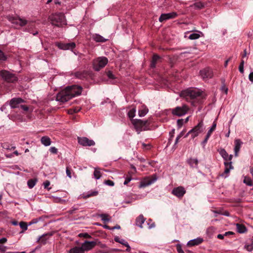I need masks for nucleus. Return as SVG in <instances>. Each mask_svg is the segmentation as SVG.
Returning a JSON list of instances; mask_svg holds the SVG:
<instances>
[{
	"label": "nucleus",
	"mask_w": 253,
	"mask_h": 253,
	"mask_svg": "<svg viewBox=\"0 0 253 253\" xmlns=\"http://www.w3.org/2000/svg\"><path fill=\"white\" fill-rule=\"evenodd\" d=\"M148 112V109L145 105H142L139 109L138 110V115L140 117H144L145 116Z\"/></svg>",
	"instance_id": "nucleus-21"
},
{
	"label": "nucleus",
	"mask_w": 253,
	"mask_h": 253,
	"mask_svg": "<svg viewBox=\"0 0 253 253\" xmlns=\"http://www.w3.org/2000/svg\"><path fill=\"white\" fill-rule=\"evenodd\" d=\"M121 228V227L120 225H117L116 226H114V227H113L111 228V230H113L114 229H120Z\"/></svg>",
	"instance_id": "nucleus-64"
},
{
	"label": "nucleus",
	"mask_w": 253,
	"mask_h": 253,
	"mask_svg": "<svg viewBox=\"0 0 253 253\" xmlns=\"http://www.w3.org/2000/svg\"><path fill=\"white\" fill-rule=\"evenodd\" d=\"M97 194H98V192L97 191L90 192H89V193L87 195L84 196V198H88V197H91V196H94L97 195Z\"/></svg>",
	"instance_id": "nucleus-41"
},
{
	"label": "nucleus",
	"mask_w": 253,
	"mask_h": 253,
	"mask_svg": "<svg viewBox=\"0 0 253 253\" xmlns=\"http://www.w3.org/2000/svg\"><path fill=\"white\" fill-rule=\"evenodd\" d=\"M51 23L57 27H61L66 25L65 17L63 13H58L51 15L49 17Z\"/></svg>",
	"instance_id": "nucleus-2"
},
{
	"label": "nucleus",
	"mask_w": 253,
	"mask_h": 253,
	"mask_svg": "<svg viewBox=\"0 0 253 253\" xmlns=\"http://www.w3.org/2000/svg\"><path fill=\"white\" fill-rule=\"evenodd\" d=\"M200 75L204 80H206L212 77L213 72L211 69L206 68L200 71Z\"/></svg>",
	"instance_id": "nucleus-14"
},
{
	"label": "nucleus",
	"mask_w": 253,
	"mask_h": 253,
	"mask_svg": "<svg viewBox=\"0 0 253 253\" xmlns=\"http://www.w3.org/2000/svg\"><path fill=\"white\" fill-rule=\"evenodd\" d=\"M203 242V239L202 238L198 237L197 238L191 240L187 243L188 246H194L201 244Z\"/></svg>",
	"instance_id": "nucleus-19"
},
{
	"label": "nucleus",
	"mask_w": 253,
	"mask_h": 253,
	"mask_svg": "<svg viewBox=\"0 0 253 253\" xmlns=\"http://www.w3.org/2000/svg\"><path fill=\"white\" fill-rule=\"evenodd\" d=\"M136 112V109L135 108H132L128 112V116L130 118H133L135 116Z\"/></svg>",
	"instance_id": "nucleus-37"
},
{
	"label": "nucleus",
	"mask_w": 253,
	"mask_h": 253,
	"mask_svg": "<svg viewBox=\"0 0 253 253\" xmlns=\"http://www.w3.org/2000/svg\"><path fill=\"white\" fill-rule=\"evenodd\" d=\"M101 220L104 222H108L110 221V218L108 217V215L106 214H101L99 215Z\"/></svg>",
	"instance_id": "nucleus-36"
},
{
	"label": "nucleus",
	"mask_w": 253,
	"mask_h": 253,
	"mask_svg": "<svg viewBox=\"0 0 253 253\" xmlns=\"http://www.w3.org/2000/svg\"><path fill=\"white\" fill-rule=\"evenodd\" d=\"M249 79L252 83L253 82V72L249 74Z\"/></svg>",
	"instance_id": "nucleus-58"
},
{
	"label": "nucleus",
	"mask_w": 253,
	"mask_h": 253,
	"mask_svg": "<svg viewBox=\"0 0 253 253\" xmlns=\"http://www.w3.org/2000/svg\"><path fill=\"white\" fill-rule=\"evenodd\" d=\"M101 175L100 171L98 170L97 169H95L94 171V176L96 179H98L100 178Z\"/></svg>",
	"instance_id": "nucleus-39"
},
{
	"label": "nucleus",
	"mask_w": 253,
	"mask_h": 253,
	"mask_svg": "<svg viewBox=\"0 0 253 253\" xmlns=\"http://www.w3.org/2000/svg\"><path fill=\"white\" fill-rule=\"evenodd\" d=\"M131 179L132 178L130 177H126L124 182V184L125 185L127 184L131 180Z\"/></svg>",
	"instance_id": "nucleus-53"
},
{
	"label": "nucleus",
	"mask_w": 253,
	"mask_h": 253,
	"mask_svg": "<svg viewBox=\"0 0 253 253\" xmlns=\"http://www.w3.org/2000/svg\"><path fill=\"white\" fill-rule=\"evenodd\" d=\"M244 66H242L241 65H239V71L241 73H244Z\"/></svg>",
	"instance_id": "nucleus-61"
},
{
	"label": "nucleus",
	"mask_w": 253,
	"mask_h": 253,
	"mask_svg": "<svg viewBox=\"0 0 253 253\" xmlns=\"http://www.w3.org/2000/svg\"><path fill=\"white\" fill-rule=\"evenodd\" d=\"M0 75L5 81L9 83H14L17 81V78L14 74L7 71H1Z\"/></svg>",
	"instance_id": "nucleus-9"
},
{
	"label": "nucleus",
	"mask_w": 253,
	"mask_h": 253,
	"mask_svg": "<svg viewBox=\"0 0 253 253\" xmlns=\"http://www.w3.org/2000/svg\"><path fill=\"white\" fill-rule=\"evenodd\" d=\"M78 143L83 146H91L95 145V142L85 137H78Z\"/></svg>",
	"instance_id": "nucleus-11"
},
{
	"label": "nucleus",
	"mask_w": 253,
	"mask_h": 253,
	"mask_svg": "<svg viewBox=\"0 0 253 253\" xmlns=\"http://www.w3.org/2000/svg\"><path fill=\"white\" fill-rule=\"evenodd\" d=\"M75 76L79 79H82L84 77V73L81 71L75 73Z\"/></svg>",
	"instance_id": "nucleus-40"
},
{
	"label": "nucleus",
	"mask_w": 253,
	"mask_h": 253,
	"mask_svg": "<svg viewBox=\"0 0 253 253\" xmlns=\"http://www.w3.org/2000/svg\"><path fill=\"white\" fill-rule=\"evenodd\" d=\"M6 250V247L3 246H0V252H4Z\"/></svg>",
	"instance_id": "nucleus-59"
},
{
	"label": "nucleus",
	"mask_w": 253,
	"mask_h": 253,
	"mask_svg": "<svg viewBox=\"0 0 253 253\" xmlns=\"http://www.w3.org/2000/svg\"><path fill=\"white\" fill-rule=\"evenodd\" d=\"M66 174H67V175L70 178H71L72 177V176H71V171L69 170V169H68V168H66Z\"/></svg>",
	"instance_id": "nucleus-54"
},
{
	"label": "nucleus",
	"mask_w": 253,
	"mask_h": 253,
	"mask_svg": "<svg viewBox=\"0 0 253 253\" xmlns=\"http://www.w3.org/2000/svg\"><path fill=\"white\" fill-rule=\"evenodd\" d=\"M245 249L249 252H251L253 250V245L251 244L246 245L245 246Z\"/></svg>",
	"instance_id": "nucleus-45"
},
{
	"label": "nucleus",
	"mask_w": 253,
	"mask_h": 253,
	"mask_svg": "<svg viewBox=\"0 0 253 253\" xmlns=\"http://www.w3.org/2000/svg\"><path fill=\"white\" fill-rule=\"evenodd\" d=\"M201 93L202 92L197 88H189L182 91L180 96L185 98L187 101H190L200 97Z\"/></svg>",
	"instance_id": "nucleus-1"
},
{
	"label": "nucleus",
	"mask_w": 253,
	"mask_h": 253,
	"mask_svg": "<svg viewBox=\"0 0 253 253\" xmlns=\"http://www.w3.org/2000/svg\"><path fill=\"white\" fill-rule=\"evenodd\" d=\"M157 180L156 178H152L151 177H146L143 180H142L139 185V188H143L147 187L154 182H155Z\"/></svg>",
	"instance_id": "nucleus-16"
},
{
	"label": "nucleus",
	"mask_w": 253,
	"mask_h": 253,
	"mask_svg": "<svg viewBox=\"0 0 253 253\" xmlns=\"http://www.w3.org/2000/svg\"><path fill=\"white\" fill-rule=\"evenodd\" d=\"M204 129V127L203 122L201 121L196 126H195L193 129H191L187 133L185 137H187L189 134H191L192 137L194 138L202 132Z\"/></svg>",
	"instance_id": "nucleus-5"
},
{
	"label": "nucleus",
	"mask_w": 253,
	"mask_h": 253,
	"mask_svg": "<svg viewBox=\"0 0 253 253\" xmlns=\"http://www.w3.org/2000/svg\"><path fill=\"white\" fill-rule=\"evenodd\" d=\"M19 224L20 228L23 229V231H25L27 230L28 225L26 222L21 221L19 223Z\"/></svg>",
	"instance_id": "nucleus-38"
},
{
	"label": "nucleus",
	"mask_w": 253,
	"mask_h": 253,
	"mask_svg": "<svg viewBox=\"0 0 253 253\" xmlns=\"http://www.w3.org/2000/svg\"><path fill=\"white\" fill-rule=\"evenodd\" d=\"M24 102V100L20 98H14L10 101V106L12 108H19L21 103Z\"/></svg>",
	"instance_id": "nucleus-18"
},
{
	"label": "nucleus",
	"mask_w": 253,
	"mask_h": 253,
	"mask_svg": "<svg viewBox=\"0 0 253 253\" xmlns=\"http://www.w3.org/2000/svg\"><path fill=\"white\" fill-rule=\"evenodd\" d=\"M96 245V242L95 241H85L82 243L81 247L84 252L93 249Z\"/></svg>",
	"instance_id": "nucleus-13"
},
{
	"label": "nucleus",
	"mask_w": 253,
	"mask_h": 253,
	"mask_svg": "<svg viewBox=\"0 0 253 253\" xmlns=\"http://www.w3.org/2000/svg\"><path fill=\"white\" fill-rule=\"evenodd\" d=\"M68 253H84V252L81 247H75L71 249Z\"/></svg>",
	"instance_id": "nucleus-25"
},
{
	"label": "nucleus",
	"mask_w": 253,
	"mask_h": 253,
	"mask_svg": "<svg viewBox=\"0 0 253 253\" xmlns=\"http://www.w3.org/2000/svg\"><path fill=\"white\" fill-rule=\"evenodd\" d=\"M132 123L134 126L135 129L138 133H139L140 131L148 129L149 126L148 121H144L140 119L132 120Z\"/></svg>",
	"instance_id": "nucleus-3"
},
{
	"label": "nucleus",
	"mask_w": 253,
	"mask_h": 253,
	"mask_svg": "<svg viewBox=\"0 0 253 253\" xmlns=\"http://www.w3.org/2000/svg\"><path fill=\"white\" fill-rule=\"evenodd\" d=\"M92 38L96 42H105L106 41V39L98 34L93 35Z\"/></svg>",
	"instance_id": "nucleus-26"
},
{
	"label": "nucleus",
	"mask_w": 253,
	"mask_h": 253,
	"mask_svg": "<svg viewBox=\"0 0 253 253\" xmlns=\"http://www.w3.org/2000/svg\"><path fill=\"white\" fill-rule=\"evenodd\" d=\"M115 241L117 242L120 243V244H121L123 245H124L125 244V242H126L124 239L120 240V239L118 237L115 238Z\"/></svg>",
	"instance_id": "nucleus-44"
},
{
	"label": "nucleus",
	"mask_w": 253,
	"mask_h": 253,
	"mask_svg": "<svg viewBox=\"0 0 253 253\" xmlns=\"http://www.w3.org/2000/svg\"><path fill=\"white\" fill-rule=\"evenodd\" d=\"M79 236L80 237H84V238H91L90 235H89L88 233H80L79 235Z\"/></svg>",
	"instance_id": "nucleus-43"
},
{
	"label": "nucleus",
	"mask_w": 253,
	"mask_h": 253,
	"mask_svg": "<svg viewBox=\"0 0 253 253\" xmlns=\"http://www.w3.org/2000/svg\"><path fill=\"white\" fill-rule=\"evenodd\" d=\"M216 124L215 123V122H213L211 127V128L209 129V130L208 131L207 134V136H208V137H210L211 133L213 131H214L216 128Z\"/></svg>",
	"instance_id": "nucleus-32"
},
{
	"label": "nucleus",
	"mask_w": 253,
	"mask_h": 253,
	"mask_svg": "<svg viewBox=\"0 0 253 253\" xmlns=\"http://www.w3.org/2000/svg\"><path fill=\"white\" fill-rule=\"evenodd\" d=\"M57 46L61 49L69 50L74 48L76 46V44L73 42L69 43H58Z\"/></svg>",
	"instance_id": "nucleus-17"
},
{
	"label": "nucleus",
	"mask_w": 253,
	"mask_h": 253,
	"mask_svg": "<svg viewBox=\"0 0 253 253\" xmlns=\"http://www.w3.org/2000/svg\"><path fill=\"white\" fill-rule=\"evenodd\" d=\"M108 62L105 57H99L93 60V66L95 71H98L105 66Z\"/></svg>",
	"instance_id": "nucleus-4"
},
{
	"label": "nucleus",
	"mask_w": 253,
	"mask_h": 253,
	"mask_svg": "<svg viewBox=\"0 0 253 253\" xmlns=\"http://www.w3.org/2000/svg\"><path fill=\"white\" fill-rule=\"evenodd\" d=\"M7 18L9 21H10L12 23L15 24L16 25H19L21 26H24L27 24H29L28 26H33V23H31L25 19H23L20 18H17L10 16H8Z\"/></svg>",
	"instance_id": "nucleus-6"
},
{
	"label": "nucleus",
	"mask_w": 253,
	"mask_h": 253,
	"mask_svg": "<svg viewBox=\"0 0 253 253\" xmlns=\"http://www.w3.org/2000/svg\"><path fill=\"white\" fill-rule=\"evenodd\" d=\"M182 136V133L181 132L177 136L175 141V144H176L178 143L179 138H181Z\"/></svg>",
	"instance_id": "nucleus-56"
},
{
	"label": "nucleus",
	"mask_w": 253,
	"mask_h": 253,
	"mask_svg": "<svg viewBox=\"0 0 253 253\" xmlns=\"http://www.w3.org/2000/svg\"><path fill=\"white\" fill-rule=\"evenodd\" d=\"M49 151L53 154H56L57 153V149L55 147H51L49 149Z\"/></svg>",
	"instance_id": "nucleus-50"
},
{
	"label": "nucleus",
	"mask_w": 253,
	"mask_h": 253,
	"mask_svg": "<svg viewBox=\"0 0 253 253\" xmlns=\"http://www.w3.org/2000/svg\"><path fill=\"white\" fill-rule=\"evenodd\" d=\"M6 59V56L4 55L3 52L0 50V60L4 61Z\"/></svg>",
	"instance_id": "nucleus-48"
},
{
	"label": "nucleus",
	"mask_w": 253,
	"mask_h": 253,
	"mask_svg": "<svg viewBox=\"0 0 253 253\" xmlns=\"http://www.w3.org/2000/svg\"><path fill=\"white\" fill-rule=\"evenodd\" d=\"M66 88L59 92L56 96V100L61 102H65L72 98V95L68 93Z\"/></svg>",
	"instance_id": "nucleus-7"
},
{
	"label": "nucleus",
	"mask_w": 253,
	"mask_h": 253,
	"mask_svg": "<svg viewBox=\"0 0 253 253\" xmlns=\"http://www.w3.org/2000/svg\"><path fill=\"white\" fill-rule=\"evenodd\" d=\"M224 165L225 166V169L224 170V173L227 174L229 172L230 170L233 169V167L231 165V162L228 163L225 162Z\"/></svg>",
	"instance_id": "nucleus-29"
},
{
	"label": "nucleus",
	"mask_w": 253,
	"mask_h": 253,
	"mask_svg": "<svg viewBox=\"0 0 253 253\" xmlns=\"http://www.w3.org/2000/svg\"><path fill=\"white\" fill-rule=\"evenodd\" d=\"M145 219L143 216L141 214L136 219L135 224L140 228H142V224L144 222Z\"/></svg>",
	"instance_id": "nucleus-22"
},
{
	"label": "nucleus",
	"mask_w": 253,
	"mask_h": 253,
	"mask_svg": "<svg viewBox=\"0 0 253 253\" xmlns=\"http://www.w3.org/2000/svg\"><path fill=\"white\" fill-rule=\"evenodd\" d=\"M188 110V108L186 105H183L182 106H178L172 110V113L173 115L181 116L185 115Z\"/></svg>",
	"instance_id": "nucleus-10"
},
{
	"label": "nucleus",
	"mask_w": 253,
	"mask_h": 253,
	"mask_svg": "<svg viewBox=\"0 0 253 253\" xmlns=\"http://www.w3.org/2000/svg\"><path fill=\"white\" fill-rule=\"evenodd\" d=\"M219 153L221 156L226 160H227L228 159L229 160H231L232 158V156L231 155L228 158V154L224 149H221Z\"/></svg>",
	"instance_id": "nucleus-27"
},
{
	"label": "nucleus",
	"mask_w": 253,
	"mask_h": 253,
	"mask_svg": "<svg viewBox=\"0 0 253 253\" xmlns=\"http://www.w3.org/2000/svg\"><path fill=\"white\" fill-rule=\"evenodd\" d=\"M104 183L107 185L113 186L114 185V182L110 180H107L104 181Z\"/></svg>",
	"instance_id": "nucleus-47"
},
{
	"label": "nucleus",
	"mask_w": 253,
	"mask_h": 253,
	"mask_svg": "<svg viewBox=\"0 0 253 253\" xmlns=\"http://www.w3.org/2000/svg\"><path fill=\"white\" fill-rule=\"evenodd\" d=\"M107 77L109 79H114V78H115L114 75L113 74V73L111 71H108L107 73Z\"/></svg>",
	"instance_id": "nucleus-51"
},
{
	"label": "nucleus",
	"mask_w": 253,
	"mask_h": 253,
	"mask_svg": "<svg viewBox=\"0 0 253 253\" xmlns=\"http://www.w3.org/2000/svg\"><path fill=\"white\" fill-rule=\"evenodd\" d=\"M209 138V137H208V136L206 135V138H205V139L203 140V141L202 142V144L203 145H205V144L207 143V141H208V139Z\"/></svg>",
	"instance_id": "nucleus-62"
},
{
	"label": "nucleus",
	"mask_w": 253,
	"mask_h": 253,
	"mask_svg": "<svg viewBox=\"0 0 253 253\" xmlns=\"http://www.w3.org/2000/svg\"><path fill=\"white\" fill-rule=\"evenodd\" d=\"M242 144V142L240 139H236L235 140L234 151L235 155L236 157L238 156V153L240 151Z\"/></svg>",
	"instance_id": "nucleus-20"
},
{
	"label": "nucleus",
	"mask_w": 253,
	"mask_h": 253,
	"mask_svg": "<svg viewBox=\"0 0 253 253\" xmlns=\"http://www.w3.org/2000/svg\"><path fill=\"white\" fill-rule=\"evenodd\" d=\"M192 6H194L197 8L201 9L205 6V4L201 1H198L194 3V4Z\"/></svg>",
	"instance_id": "nucleus-34"
},
{
	"label": "nucleus",
	"mask_w": 253,
	"mask_h": 253,
	"mask_svg": "<svg viewBox=\"0 0 253 253\" xmlns=\"http://www.w3.org/2000/svg\"><path fill=\"white\" fill-rule=\"evenodd\" d=\"M37 182V179L36 178L31 179L29 180L27 182V184H28V187L30 188H32L33 187H34L35 186Z\"/></svg>",
	"instance_id": "nucleus-31"
},
{
	"label": "nucleus",
	"mask_w": 253,
	"mask_h": 253,
	"mask_svg": "<svg viewBox=\"0 0 253 253\" xmlns=\"http://www.w3.org/2000/svg\"><path fill=\"white\" fill-rule=\"evenodd\" d=\"M225 236V234H218L217 237L219 239H223Z\"/></svg>",
	"instance_id": "nucleus-63"
},
{
	"label": "nucleus",
	"mask_w": 253,
	"mask_h": 253,
	"mask_svg": "<svg viewBox=\"0 0 253 253\" xmlns=\"http://www.w3.org/2000/svg\"><path fill=\"white\" fill-rule=\"evenodd\" d=\"M41 140V143L45 146H48L51 144L50 138L48 136H42Z\"/></svg>",
	"instance_id": "nucleus-23"
},
{
	"label": "nucleus",
	"mask_w": 253,
	"mask_h": 253,
	"mask_svg": "<svg viewBox=\"0 0 253 253\" xmlns=\"http://www.w3.org/2000/svg\"><path fill=\"white\" fill-rule=\"evenodd\" d=\"M178 14L175 12H172L169 13H163L161 15L159 18L160 22L168 20L170 19H173L177 16Z\"/></svg>",
	"instance_id": "nucleus-12"
},
{
	"label": "nucleus",
	"mask_w": 253,
	"mask_h": 253,
	"mask_svg": "<svg viewBox=\"0 0 253 253\" xmlns=\"http://www.w3.org/2000/svg\"><path fill=\"white\" fill-rule=\"evenodd\" d=\"M172 194L178 198H182L186 193L185 189L181 186L174 188L172 191Z\"/></svg>",
	"instance_id": "nucleus-15"
},
{
	"label": "nucleus",
	"mask_w": 253,
	"mask_h": 253,
	"mask_svg": "<svg viewBox=\"0 0 253 253\" xmlns=\"http://www.w3.org/2000/svg\"><path fill=\"white\" fill-rule=\"evenodd\" d=\"M244 183L250 186L253 185V182L252 179L250 177H248L247 176H245L244 177Z\"/></svg>",
	"instance_id": "nucleus-33"
},
{
	"label": "nucleus",
	"mask_w": 253,
	"mask_h": 253,
	"mask_svg": "<svg viewBox=\"0 0 253 253\" xmlns=\"http://www.w3.org/2000/svg\"><path fill=\"white\" fill-rule=\"evenodd\" d=\"M52 234L51 233H47V234H43L39 237V238L38 239V241H41V242H42L44 237L47 236H52Z\"/></svg>",
	"instance_id": "nucleus-42"
},
{
	"label": "nucleus",
	"mask_w": 253,
	"mask_h": 253,
	"mask_svg": "<svg viewBox=\"0 0 253 253\" xmlns=\"http://www.w3.org/2000/svg\"><path fill=\"white\" fill-rule=\"evenodd\" d=\"M66 88L68 90L69 94L72 95V98L80 95L82 91V87L77 85L69 86Z\"/></svg>",
	"instance_id": "nucleus-8"
},
{
	"label": "nucleus",
	"mask_w": 253,
	"mask_h": 253,
	"mask_svg": "<svg viewBox=\"0 0 253 253\" xmlns=\"http://www.w3.org/2000/svg\"><path fill=\"white\" fill-rule=\"evenodd\" d=\"M7 239L5 237L0 239V244H4L7 242Z\"/></svg>",
	"instance_id": "nucleus-57"
},
{
	"label": "nucleus",
	"mask_w": 253,
	"mask_h": 253,
	"mask_svg": "<svg viewBox=\"0 0 253 253\" xmlns=\"http://www.w3.org/2000/svg\"><path fill=\"white\" fill-rule=\"evenodd\" d=\"M49 185H50V182L48 180H46L45 181H44L43 182V186H44V188L47 189L48 187L49 186Z\"/></svg>",
	"instance_id": "nucleus-52"
},
{
	"label": "nucleus",
	"mask_w": 253,
	"mask_h": 253,
	"mask_svg": "<svg viewBox=\"0 0 253 253\" xmlns=\"http://www.w3.org/2000/svg\"><path fill=\"white\" fill-rule=\"evenodd\" d=\"M237 230L239 233H243L246 231V227L242 224L237 223L236 224Z\"/></svg>",
	"instance_id": "nucleus-28"
},
{
	"label": "nucleus",
	"mask_w": 253,
	"mask_h": 253,
	"mask_svg": "<svg viewBox=\"0 0 253 253\" xmlns=\"http://www.w3.org/2000/svg\"><path fill=\"white\" fill-rule=\"evenodd\" d=\"M221 89L223 90V91H224L225 93L226 94L227 93V92H228V88L224 85L222 86L221 87Z\"/></svg>",
	"instance_id": "nucleus-60"
},
{
	"label": "nucleus",
	"mask_w": 253,
	"mask_h": 253,
	"mask_svg": "<svg viewBox=\"0 0 253 253\" xmlns=\"http://www.w3.org/2000/svg\"><path fill=\"white\" fill-rule=\"evenodd\" d=\"M200 36L198 33H192L191 34L188 38L190 40H196L200 38Z\"/></svg>",
	"instance_id": "nucleus-35"
},
{
	"label": "nucleus",
	"mask_w": 253,
	"mask_h": 253,
	"mask_svg": "<svg viewBox=\"0 0 253 253\" xmlns=\"http://www.w3.org/2000/svg\"><path fill=\"white\" fill-rule=\"evenodd\" d=\"M19 107H20L21 109H22L23 110H24L25 111H28L29 109V108L28 106L23 105H21V104L19 106Z\"/></svg>",
	"instance_id": "nucleus-55"
},
{
	"label": "nucleus",
	"mask_w": 253,
	"mask_h": 253,
	"mask_svg": "<svg viewBox=\"0 0 253 253\" xmlns=\"http://www.w3.org/2000/svg\"><path fill=\"white\" fill-rule=\"evenodd\" d=\"M159 59H160L159 56H158L156 54H154L153 55V58H152V62L151 63V67L154 68L155 67L156 63Z\"/></svg>",
	"instance_id": "nucleus-30"
},
{
	"label": "nucleus",
	"mask_w": 253,
	"mask_h": 253,
	"mask_svg": "<svg viewBox=\"0 0 253 253\" xmlns=\"http://www.w3.org/2000/svg\"><path fill=\"white\" fill-rule=\"evenodd\" d=\"M176 250L178 253H184V251L182 249L181 246L179 244L176 245Z\"/></svg>",
	"instance_id": "nucleus-46"
},
{
	"label": "nucleus",
	"mask_w": 253,
	"mask_h": 253,
	"mask_svg": "<svg viewBox=\"0 0 253 253\" xmlns=\"http://www.w3.org/2000/svg\"><path fill=\"white\" fill-rule=\"evenodd\" d=\"M184 123V120L183 119H179L177 121V124L179 127H180L182 126Z\"/></svg>",
	"instance_id": "nucleus-49"
},
{
	"label": "nucleus",
	"mask_w": 253,
	"mask_h": 253,
	"mask_svg": "<svg viewBox=\"0 0 253 253\" xmlns=\"http://www.w3.org/2000/svg\"><path fill=\"white\" fill-rule=\"evenodd\" d=\"M188 163L192 168H198V160L197 159L190 158L188 159Z\"/></svg>",
	"instance_id": "nucleus-24"
}]
</instances>
